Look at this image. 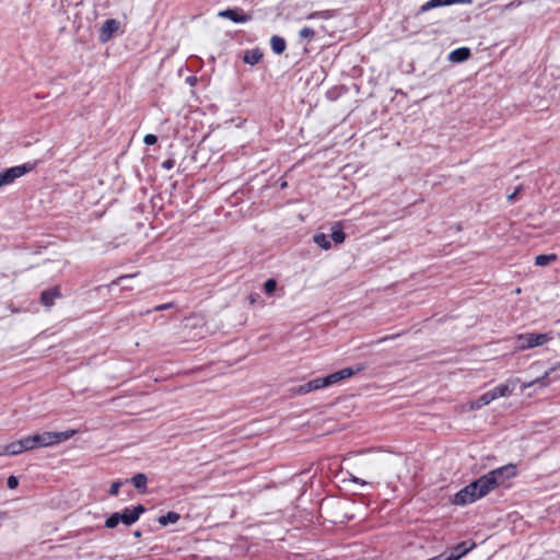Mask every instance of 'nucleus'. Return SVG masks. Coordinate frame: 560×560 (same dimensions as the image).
Returning a JSON list of instances; mask_svg holds the SVG:
<instances>
[{
    "mask_svg": "<svg viewBox=\"0 0 560 560\" xmlns=\"http://www.w3.org/2000/svg\"><path fill=\"white\" fill-rule=\"evenodd\" d=\"M516 474L517 468L514 464H508L489 471L488 474L475 480L478 494L481 498L486 497L499 486L503 485L506 480L515 477Z\"/></svg>",
    "mask_w": 560,
    "mask_h": 560,
    "instance_id": "obj_1",
    "label": "nucleus"
},
{
    "mask_svg": "<svg viewBox=\"0 0 560 560\" xmlns=\"http://www.w3.org/2000/svg\"><path fill=\"white\" fill-rule=\"evenodd\" d=\"M516 382L517 380H509L508 382L495 386L491 390L486 392L477 399L470 401L469 409H480L500 397H509L513 393Z\"/></svg>",
    "mask_w": 560,
    "mask_h": 560,
    "instance_id": "obj_2",
    "label": "nucleus"
},
{
    "mask_svg": "<svg viewBox=\"0 0 560 560\" xmlns=\"http://www.w3.org/2000/svg\"><path fill=\"white\" fill-rule=\"evenodd\" d=\"M77 434L75 430H67L62 432H43L33 435H28L27 441L30 442V450L36 447H47L65 442Z\"/></svg>",
    "mask_w": 560,
    "mask_h": 560,
    "instance_id": "obj_3",
    "label": "nucleus"
},
{
    "mask_svg": "<svg viewBox=\"0 0 560 560\" xmlns=\"http://www.w3.org/2000/svg\"><path fill=\"white\" fill-rule=\"evenodd\" d=\"M551 339H552V337L549 334H534V332L521 334L516 337L515 349L516 350L532 349L537 346H542L546 342L550 341Z\"/></svg>",
    "mask_w": 560,
    "mask_h": 560,
    "instance_id": "obj_4",
    "label": "nucleus"
},
{
    "mask_svg": "<svg viewBox=\"0 0 560 560\" xmlns=\"http://www.w3.org/2000/svg\"><path fill=\"white\" fill-rule=\"evenodd\" d=\"M358 458L355 459L353 467L357 471L363 475H372L381 467V457L376 454H354Z\"/></svg>",
    "mask_w": 560,
    "mask_h": 560,
    "instance_id": "obj_5",
    "label": "nucleus"
},
{
    "mask_svg": "<svg viewBox=\"0 0 560 560\" xmlns=\"http://www.w3.org/2000/svg\"><path fill=\"white\" fill-rule=\"evenodd\" d=\"M34 165L26 163L19 166L10 167L0 173V188L13 183L16 178L25 175L33 170Z\"/></svg>",
    "mask_w": 560,
    "mask_h": 560,
    "instance_id": "obj_6",
    "label": "nucleus"
},
{
    "mask_svg": "<svg viewBox=\"0 0 560 560\" xmlns=\"http://www.w3.org/2000/svg\"><path fill=\"white\" fill-rule=\"evenodd\" d=\"M479 499H481V497L478 494L476 482L472 481L455 494L453 503L456 505H466Z\"/></svg>",
    "mask_w": 560,
    "mask_h": 560,
    "instance_id": "obj_7",
    "label": "nucleus"
},
{
    "mask_svg": "<svg viewBox=\"0 0 560 560\" xmlns=\"http://www.w3.org/2000/svg\"><path fill=\"white\" fill-rule=\"evenodd\" d=\"M27 438L21 439L19 441H14L7 445L0 446V456L3 455H19L25 451H31L28 445Z\"/></svg>",
    "mask_w": 560,
    "mask_h": 560,
    "instance_id": "obj_8",
    "label": "nucleus"
},
{
    "mask_svg": "<svg viewBox=\"0 0 560 560\" xmlns=\"http://www.w3.org/2000/svg\"><path fill=\"white\" fill-rule=\"evenodd\" d=\"M362 370H363L362 366L345 368V369H341L337 372H334V373L325 376V378H326L327 385L331 386L334 384L339 383L340 381H343L346 378L353 376L354 374L361 372Z\"/></svg>",
    "mask_w": 560,
    "mask_h": 560,
    "instance_id": "obj_9",
    "label": "nucleus"
},
{
    "mask_svg": "<svg viewBox=\"0 0 560 560\" xmlns=\"http://www.w3.org/2000/svg\"><path fill=\"white\" fill-rule=\"evenodd\" d=\"M144 511L145 509L141 504H138L132 509L127 508L121 513H119L120 522L127 526H130L139 520L140 515L144 513Z\"/></svg>",
    "mask_w": 560,
    "mask_h": 560,
    "instance_id": "obj_10",
    "label": "nucleus"
},
{
    "mask_svg": "<svg viewBox=\"0 0 560 560\" xmlns=\"http://www.w3.org/2000/svg\"><path fill=\"white\" fill-rule=\"evenodd\" d=\"M475 547L474 542L463 541L456 545L450 553L444 552V560H459Z\"/></svg>",
    "mask_w": 560,
    "mask_h": 560,
    "instance_id": "obj_11",
    "label": "nucleus"
},
{
    "mask_svg": "<svg viewBox=\"0 0 560 560\" xmlns=\"http://www.w3.org/2000/svg\"><path fill=\"white\" fill-rule=\"evenodd\" d=\"M61 296V292L59 287H54L51 289L45 290L40 294V302L47 306L51 307L55 303V300Z\"/></svg>",
    "mask_w": 560,
    "mask_h": 560,
    "instance_id": "obj_12",
    "label": "nucleus"
},
{
    "mask_svg": "<svg viewBox=\"0 0 560 560\" xmlns=\"http://www.w3.org/2000/svg\"><path fill=\"white\" fill-rule=\"evenodd\" d=\"M556 370V368H551L548 371L544 373L542 376L537 377L530 382L524 383L522 385V390H525L526 388L533 387L535 385H539L540 387H546L549 385L550 381L548 380L549 375Z\"/></svg>",
    "mask_w": 560,
    "mask_h": 560,
    "instance_id": "obj_13",
    "label": "nucleus"
},
{
    "mask_svg": "<svg viewBox=\"0 0 560 560\" xmlns=\"http://www.w3.org/2000/svg\"><path fill=\"white\" fill-rule=\"evenodd\" d=\"M456 0H429L419 9V13H425L432 9L455 4Z\"/></svg>",
    "mask_w": 560,
    "mask_h": 560,
    "instance_id": "obj_14",
    "label": "nucleus"
},
{
    "mask_svg": "<svg viewBox=\"0 0 560 560\" xmlns=\"http://www.w3.org/2000/svg\"><path fill=\"white\" fill-rule=\"evenodd\" d=\"M218 15L221 18H226L235 23H243L248 20L247 15L241 14L240 12L233 9L220 11Z\"/></svg>",
    "mask_w": 560,
    "mask_h": 560,
    "instance_id": "obj_15",
    "label": "nucleus"
},
{
    "mask_svg": "<svg viewBox=\"0 0 560 560\" xmlns=\"http://www.w3.org/2000/svg\"><path fill=\"white\" fill-rule=\"evenodd\" d=\"M469 57H470V49L467 47H460V48L453 50L450 54L448 59L452 62H463V61H466Z\"/></svg>",
    "mask_w": 560,
    "mask_h": 560,
    "instance_id": "obj_16",
    "label": "nucleus"
},
{
    "mask_svg": "<svg viewBox=\"0 0 560 560\" xmlns=\"http://www.w3.org/2000/svg\"><path fill=\"white\" fill-rule=\"evenodd\" d=\"M261 58H262V52L258 48H255V49L245 51L243 60L245 63L254 66V65L259 63Z\"/></svg>",
    "mask_w": 560,
    "mask_h": 560,
    "instance_id": "obj_17",
    "label": "nucleus"
},
{
    "mask_svg": "<svg viewBox=\"0 0 560 560\" xmlns=\"http://www.w3.org/2000/svg\"><path fill=\"white\" fill-rule=\"evenodd\" d=\"M180 515L177 512L170 511L165 515H161L158 518V522L161 526H166L168 524H175L179 521Z\"/></svg>",
    "mask_w": 560,
    "mask_h": 560,
    "instance_id": "obj_18",
    "label": "nucleus"
},
{
    "mask_svg": "<svg viewBox=\"0 0 560 560\" xmlns=\"http://www.w3.org/2000/svg\"><path fill=\"white\" fill-rule=\"evenodd\" d=\"M271 49L275 54L280 55L285 50V40L284 38L273 35L270 39Z\"/></svg>",
    "mask_w": 560,
    "mask_h": 560,
    "instance_id": "obj_19",
    "label": "nucleus"
},
{
    "mask_svg": "<svg viewBox=\"0 0 560 560\" xmlns=\"http://www.w3.org/2000/svg\"><path fill=\"white\" fill-rule=\"evenodd\" d=\"M131 482H132V485L135 486L136 489H138L141 492H145L148 478H147V476L144 474H141V472L136 474L131 478Z\"/></svg>",
    "mask_w": 560,
    "mask_h": 560,
    "instance_id": "obj_20",
    "label": "nucleus"
},
{
    "mask_svg": "<svg viewBox=\"0 0 560 560\" xmlns=\"http://www.w3.org/2000/svg\"><path fill=\"white\" fill-rule=\"evenodd\" d=\"M331 240L336 243V244H341L345 242L346 240V234L345 232L342 231V228H341V224L340 223H336L332 228H331Z\"/></svg>",
    "mask_w": 560,
    "mask_h": 560,
    "instance_id": "obj_21",
    "label": "nucleus"
},
{
    "mask_svg": "<svg viewBox=\"0 0 560 560\" xmlns=\"http://www.w3.org/2000/svg\"><path fill=\"white\" fill-rule=\"evenodd\" d=\"M556 260H557L556 254H549V255L541 254V255L536 256L535 265L539 266V267H545Z\"/></svg>",
    "mask_w": 560,
    "mask_h": 560,
    "instance_id": "obj_22",
    "label": "nucleus"
},
{
    "mask_svg": "<svg viewBox=\"0 0 560 560\" xmlns=\"http://www.w3.org/2000/svg\"><path fill=\"white\" fill-rule=\"evenodd\" d=\"M314 242L323 249H329L331 246L328 236L324 233L315 234Z\"/></svg>",
    "mask_w": 560,
    "mask_h": 560,
    "instance_id": "obj_23",
    "label": "nucleus"
},
{
    "mask_svg": "<svg viewBox=\"0 0 560 560\" xmlns=\"http://www.w3.org/2000/svg\"><path fill=\"white\" fill-rule=\"evenodd\" d=\"M307 387L312 388V390H317L320 388L328 387L325 376L324 377H317L310 382H307Z\"/></svg>",
    "mask_w": 560,
    "mask_h": 560,
    "instance_id": "obj_24",
    "label": "nucleus"
},
{
    "mask_svg": "<svg viewBox=\"0 0 560 560\" xmlns=\"http://www.w3.org/2000/svg\"><path fill=\"white\" fill-rule=\"evenodd\" d=\"M332 16V12L331 11H318V12H313L311 14L307 15V20H313V19H325V20H328Z\"/></svg>",
    "mask_w": 560,
    "mask_h": 560,
    "instance_id": "obj_25",
    "label": "nucleus"
},
{
    "mask_svg": "<svg viewBox=\"0 0 560 560\" xmlns=\"http://www.w3.org/2000/svg\"><path fill=\"white\" fill-rule=\"evenodd\" d=\"M120 522V516H119V513H114L112 514L106 521H105V526L107 528H114L116 527Z\"/></svg>",
    "mask_w": 560,
    "mask_h": 560,
    "instance_id": "obj_26",
    "label": "nucleus"
},
{
    "mask_svg": "<svg viewBox=\"0 0 560 560\" xmlns=\"http://www.w3.org/2000/svg\"><path fill=\"white\" fill-rule=\"evenodd\" d=\"M117 30V23L115 20H107L103 26H102V31L103 32H107L108 34H112L113 32H115Z\"/></svg>",
    "mask_w": 560,
    "mask_h": 560,
    "instance_id": "obj_27",
    "label": "nucleus"
},
{
    "mask_svg": "<svg viewBox=\"0 0 560 560\" xmlns=\"http://www.w3.org/2000/svg\"><path fill=\"white\" fill-rule=\"evenodd\" d=\"M265 292L272 294L277 289V281L275 279H268L264 284Z\"/></svg>",
    "mask_w": 560,
    "mask_h": 560,
    "instance_id": "obj_28",
    "label": "nucleus"
},
{
    "mask_svg": "<svg viewBox=\"0 0 560 560\" xmlns=\"http://www.w3.org/2000/svg\"><path fill=\"white\" fill-rule=\"evenodd\" d=\"M315 36V32L311 27H303L300 31V37L302 38H313Z\"/></svg>",
    "mask_w": 560,
    "mask_h": 560,
    "instance_id": "obj_29",
    "label": "nucleus"
},
{
    "mask_svg": "<svg viewBox=\"0 0 560 560\" xmlns=\"http://www.w3.org/2000/svg\"><path fill=\"white\" fill-rule=\"evenodd\" d=\"M121 486V481H115L112 483L110 488H109V494L113 495V497H116L119 492V488Z\"/></svg>",
    "mask_w": 560,
    "mask_h": 560,
    "instance_id": "obj_30",
    "label": "nucleus"
},
{
    "mask_svg": "<svg viewBox=\"0 0 560 560\" xmlns=\"http://www.w3.org/2000/svg\"><path fill=\"white\" fill-rule=\"evenodd\" d=\"M158 141V137L155 135H152V133H149L144 137L143 139V142L147 144V145H153L155 144Z\"/></svg>",
    "mask_w": 560,
    "mask_h": 560,
    "instance_id": "obj_31",
    "label": "nucleus"
},
{
    "mask_svg": "<svg viewBox=\"0 0 560 560\" xmlns=\"http://www.w3.org/2000/svg\"><path fill=\"white\" fill-rule=\"evenodd\" d=\"M173 306H174V303L173 302H168V303L156 305L152 311L153 312L166 311V310L172 308Z\"/></svg>",
    "mask_w": 560,
    "mask_h": 560,
    "instance_id": "obj_32",
    "label": "nucleus"
},
{
    "mask_svg": "<svg viewBox=\"0 0 560 560\" xmlns=\"http://www.w3.org/2000/svg\"><path fill=\"white\" fill-rule=\"evenodd\" d=\"M7 485H8V487H9L10 489H15V488L18 487V485H19V480H18V478H16V477H14V476H10V477L8 478Z\"/></svg>",
    "mask_w": 560,
    "mask_h": 560,
    "instance_id": "obj_33",
    "label": "nucleus"
},
{
    "mask_svg": "<svg viewBox=\"0 0 560 560\" xmlns=\"http://www.w3.org/2000/svg\"><path fill=\"white\" fill-rule=\"evenodd\" d=\"M349 479H350V481H352L354 483H358V485H361V486L368 485V482L365 480L354 476L353 474H350Z\"/></svg>",
    "mask_w": 560,
    "mask_h": 560,
    "instance_id": "obj_34",
    "label": "nucleus"
},
{
    "mask_svg": "<svg viewBox=\"0 0 560 560\" xmlns=\"http://www.w3.org/2000/svg\"><path fill=\"white\" fill-rule=\"evenodd\" d=\"M522 189H523V186H518L512 194H510L508 196V200L513 202L516 199L517 195L521 192Z\"/></svg>",
    "mask_w": 560,
    "mask_h": 560,
    "instance_id": "obj_35",
    "label": "nucleus"
},
{
    "mask_svg": "<svg viewBox=\"0 0 560 560\" xmlns=\"http://www.w3.org/2000/svg\"><path fill=\"white\" fill-rule=\"evenodd\" d=\"M175 165V162L173 159H167L165 160L163 163H162V167L165 168V170H171L173 168Z\"/></svg>",
    "mask_w": 560,
    "mask_h": 560,
    "instance_id": "obj_36",
    "label": "nucleus"
},
{
    "mask_svg": "<svg viewBox=\"0 0 560 560\" xmlns=\"http://www.w3.org/2000/svg\"><path fill=\"white\" fill-rule=\"evenodd\" d=\"M299 394H307L310 392H313L312 388H308L307 387V383L301 385L298 390H296Z\"/></svg>",
    "mask_w": 560,
    "mask_h": 560,
    "instance_id": "obj_37",
    "label": "nucleus"
},
{
    "mask_svg": "<svg viewBox=\"0 0 560 560\" xmlns=\"http://www.w3.org/2000/svg\"><path fill=\"white\" fill-rule=\"evenodd\" d=\"M135 276H136V275L121 276V277H119V278L115 281V283H119L121 280L127 279V278H131V277H135Z\"/></svg>",
    "mask_w": 560,
    "mask_h": 560,
    "instance_id": "obj_38",
    "label": "nucleus"
},
{
    "mask_svg": "<svg viewBox=\"0 0 560 560\" xmlns=\"http://www.w3.org/2000/svg\"><path fill=\"white\" fill-rule=\"evenodd\" d=\"M258 298H259V295H258V294H252V295L249 296V302L253 304V303H255V302H256V300H257Z\"/></svg>",
    "mask_w": 560,
    "mask_h": 560,
    "instance_id": "obj_39",
    "label": "nucleus"
},
{
    "mask_svg": "<svg viewBox=\"0 0 560 560\" xmlns=\"http://www.w3.org/2000/svg\"><path fill=\"white\" fill-rule=\"evenodd\" d=\"M428 560H444V555L441 553V555L433 557L431 559H428Z\"/></svg>",
    "mask_w": 560,
    "mask_h": 560,
    "instance_id": "obj_40",
    "label": "nucleus"
},
{
    "mask_svg": "<svg viewBox=\"0 0 560 560\" xmlns=\"http://www.w3.org/2000/svg\"><path fill=\"white\" fill-rule=\"evenodd\" d=\"M472 0H456L455 3H471Z\"/></svg>",
    "mask_w": 560,
    "mask_h": 560,
    "instance_id": "obj_41",
    "label": "nucleus"
},
{
    "mask_svg": "<svg viewBox=\"0 0 560 560\" xmlns=\"http://www.w3.org/2000/svg\"><path fill=\"white\" fill-rule=\"evenodd\" d=\"M133 535H135V537H140V536H141V532H140V530H137V532H135V534H133Z\"/></svg>",
    "mask_w": 560,
    "mask_h": 560,
    "instance_id": "obj_42",
    "label": "nucleus"
},
{
    "mask_svg": "<svg viewBox=\"0 0 560 560\" xmlns=\"http://www.w3.org/2000/svg\"><path fill=\"white\" fill-rule=\"evenodd\" d=\"M392 338H394V336H392V337H384L381 341L387 340V339H392Z\"/></svg>",
    "mask_w": 560,
    "mask_h": 560,
    "instance_id": "obj_43",
    "label": "nucleus"
},
{
    "mask_svg": "<svg viewBox=\"0 0 560 560\" xmlns=\"http://www.w3.org/2000/svg\"><path fill=\"white\" fill-rule=\"evenodd\" d=\"M152 311L151 310H148L145 311V314H150ZM141 315H144V313H141Z\"/></svg>",
    "mask_w": 560,
    "mask_h": 560,
    "instance_id": "obj_44",
    "label": "nucleus"
}]
</instances>
